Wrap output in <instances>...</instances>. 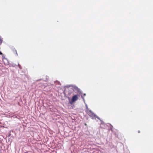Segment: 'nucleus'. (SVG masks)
I'll return each mask as SVG.
<instances>
[{
    "label": "nucleus",
    "mask_w": 153,
    "mask_h": 153,
    "mask_svg": "<svg viewBox=\"0 0 153 153\" xmlns=\"http://www.w3.org/2000/svg\"><path fill=\"white\" fill-rule=\"evenodd\" d=\"M86 112L90 117H94L96 116L92 111L89 110L88 108L86 109Z\"/></svg>",
    "instance_id": "f257e3e1"
},
{
    "label": "nucleus",
    "mask_w": 153,
    "mask_h": 153,
    "mask_svg": "<svg viewBox=\"0 0 153 153\" xmlns=\"http://www.w3.org/2000/svg\"><path fill=\"white\" fill-rule=\"evenodd\" d=\"M78 99V95H75L72 98V102H74L76 101Z\"/></svg>",
    "instance_id": "f03ea898"
},
{
    "label": "nucleus",
    "mask_w": 153,
    "mask_h": 153,
    "mask_svg": "<svg viewBox=\"0 0 153 153\" xmlns=\"http://www.w3.org/2000/svg\"><path fill=\"white\" fill-rule=\"evenodd\" d=\"M73 88L74 90L77 91H79V89L76 86H74L73 87Z\"/></svg>",
    "instance_id": "7ed1b4c3"
},
{
    "label": "nucleus",
    "mask_w": 153,
    "mask_h": 153,
    "mask_svg": "<svg viewBox=\"0 0 153 153\" xmlns=\"http://www.w3.org/2000/svg\"><path fill=\"white\" fill-rule=\"evenodd\" d=\"M2 42V39L0 38V45L1 44Z\"/></svg>",
    "instance_id": "20e7f679"
},
{
    "label": "nucleus",
    "mask_w": 153,
    "mask_h": 153,
    "mask_svg": "<svg viewBox=\"0 0 153 153\" xmlns=\"http://www.w3.org/2000/svg\"><path fill=\"white\" fill-rule=\"evenodd\" d=\"M18 66L19 67V68L20 69H21L22 68V67H21V66L20 65V64H18Z\"/></svg>",
    "instance_id": "39448f33"
},
{
    "label": "nucleus",
    "mask_w": 153,
    "mask_h": 153,
    "mask_svg": "<svg viewBox=\"0 0 153 153\" xmlns=\"http://www.w3.org/2000/svg\"><path fill=\"white\" fill-rule=\"evenodd\" d=\"M0 55H3L1 51H0Z\"/></svg>",
    "instance_id": "423d86ee"
},
{
    "label": "nucleus",
    "mask_w": 153,
    "mask_h": 153,
    "mask_svg": "<svg viewBox=\"0 0 153 153\" xmlns=\"http://www.w3.org/2000/svg\"><path fill=\"white\" fill-rule=\"evenodd\" d=\"M15 52H16V54L17 55H18V54L17 53V51H16V50H15Z\"/></svg>",
    "instance_id": "0eeeda50"
},
{
    "label": "nucleus",
    "mask_w": 153,
    "mask_h": 153,
    "mask_svg": "<svg viewBox=\"0 0 153 153\" xmlns=\"http://www.w3.org/2000/svg\"><path fill=\"white\" fill-rule=\"evenodd\" d=\"M138 133H140V130L138 131Z\"/></svg>",
    "instance_id": "6e6552de"
},
{
    "label": "nucleus",
    "mask_w": 153,
    "mask_h": 153,
    "mask_svg": "<svg viewBox=\"0 0 153 153\" xmlns=\"http://www.w3.org/2000/svg\"><path fill=\"white\" fill-rule=\"evenodd\" d=\"M85 94H84V95L85 96Z\"/></svg>",
    "instance_id": "1a4fd4ad"
},
{
    "label": "nucleus",
    "mask_w": 153,
    "mask_h": 153,
    "mask_svg": "<svg viewBox=\"0 0 153 153\" xmlns=\"http://www.w3.org/2000/svg\"><path fill=\"white\" fill-rule=\"evenodd\" d=\"M58 84H59V82H58Z\"/></svg>",
    "instance_id": "9d476101"
}]
</instances>
